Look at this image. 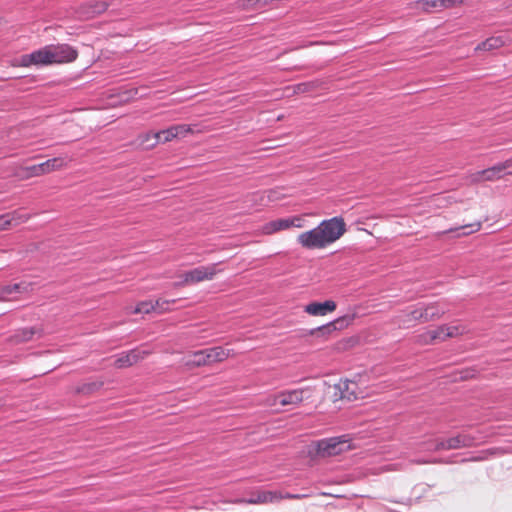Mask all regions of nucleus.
<instances>
[{"instance_id": "42", "label": "nucleus", "mask_w": 512, "mask_h": 512, "mask_svg": "<svg viewBox=\"0 0 512 512\" xmlns=\"http://www.w3.org/2000/svg\"><path fill=\"white\" fill-rule=\"evenodd\" d=\"M239 5L244 9L259 8L257 0H241Z\"/></svg>"}, {"instance_id": "16", "label": "nucleus", "mask_w": 512, "mask_h": 512, "mask_svg": "<svg viewBox=\"0 0 512 512\" xmlns=\"http://www.w3.org/2000/svg\"><path fill=\"white\" fill-rule=\"evenodd\" d=\"M289 230L288 218H278L263 224L259 233L264 236H271L281 231Z\"/></svg>"}, {"instance_id": "45", "label": "nucleus", "mask_w": 512, "mask_h": 512, "mask_svg": "<svg viewBox=\"0 0 512 512\" xmlns=\"http://www.w3.org/2000/svg\"><path fill=\"white\" fill-rule=\"evenodd\" d=\"M347 342H352V343H354V342H355V340H354L353 338H350V339H348V340H347Z\"/></svg>"}, {"instance_id": "17", "label": "nucleus", "mask_w": 512, "mask_h": 512, "mask_svg": "<svg viewBox=\"0 0 512 512\" xmlns=\"http://www.w3.org/2000/svg\"><path fill=\"white\" fill-rule=\"evenodd\" d=\"M398 321L403 327H409L415 323H425L422 307L403 312L398 316Z\"/></svg>"}, {"instance_id": "40", "label": "nucleus", "mask_w": 512, "mask_h": 512, "mask_svg": "<svg viewBox=\"0 0 512 512\" xmlns=\"http://www.w3.org/2000/svg\"><path fill=\"white\" fill-rule=\"evenodd\" d=\"M314 88H316V85L313 82L300 83L295 86V92L296 93H306L308 91L313 90Z\"/></svg>"}, {"instance_id": "18", "label": "nucleus", "mask_w": 512, "mask_h": 512, "mask_svg": "<svg viewBox=\"0 0 512 512\" xmlns=\"http://www.w3.org/2000/svg\"><path fill=\"white\" fill-rule=\"evenodd\" d=\"M137 143L143 149H153L160 143V135L157 132H146L137 137Z\"/></svg>"}, {"instance_id": "2", "label": "nucleus", "mask_w": 512, "mask_h": 512, "mask_svg": "<svg viewBox=\"0 0 512 512\" xmlns=\"http://www.w3.org/2000/svg\"><path fill=\"white\" fill-rule=\"evenodd\" d=\"M232 355V350L221 346L191 352L184 358V365L188 368L209 366L220 363Z\"/></svg>"}, {"instance_id": "35", "label": "nucleus", "mask_w": 512, "mask_h": 512, "mask_svg": "<svg viewBox=\"0 0 512 512\" xmlns=\"http://www.w3.org/2000/svg\"><path fill=\"white\" fill-rule=\"evenodd\" d=\"M434 344L437 342H444L447 340L445 333V325L437 326L435 329H431Z\"/></svg>"}, {"instance_id": "15", "label": "nucleus", "mask_w": 512, "mask_h": 512, "mask_svg": "<svg viewBox=\"0 0 512 512\" xmlns=\"http://www.w3.org/2000/svg\"><path fill=\"white\" fill-rule=\"evenodd\" d=\"M510 42L509 37L499 35V36H491L484 41L480 42L475 47V52H489L493 50L500 49L506 46Z\"/></svg>"}, {"instance_id": "41", "label": "nucleus", "mask_w": 512, "mask_h": 512, "mask_svg": "<svg viewBox=\"0 0 512 512\" xmlns=\"http://www.w3.org/2000/svg\"><path fill=\"white\" fill-rule=\"evenodd\" d=\"M438 2L440 4V9L442 10L460 5L463 3V0H438Z\"/></svg>"}, {"instance_id": "14", "label": "nucleus", "mask_w": 512, "mask_h": 512, "mask_svg": "<svg viewBox=\"0 0 512 512\" xmlns=\"http://www.w3.org/2000/svg\"><path fill=\"white\" fill-rule=\"evenodd\" d=\"M35 335H41V330L37 327L20 328L7 339V342L18 345L32 340Z\"/></svg>"}, {"instance_id": "43", "label": "nucleus", "mask_w": 512, "mask_h": 512, "mask_svg": "<svg viewBox=\"0 0 512 512\" xmlns=\"http://www.w3.org/2000/svg\"><path fill=\"white\" fill-rule=\"evenodd\" d=\"M304 497H307V495L282 493L281 492V500H283V499H302Z\"/></svg>"}, {"instance_id": "8", "label": "nucleus", "mask_w": 512, "mask_h": 512, "mask_svg": "<svg viewBox=\"0 0 512 512\" xmlns=\"http://www.w3.org/2000/svg\"><path fill=\"white\" fill-rule=\"evenodd\" d=\"M150 354L151 352L148 350L132 349L119 354L114 361V366L118 369L128 368L142 361Z\"/></svg>"}, {"instance_id": "19", "label": "nucleus", "mask_w": 512, "mask_h": 512, "mask_svg": "<svg viewBox=\"0 0 512 512\" xmlns=\"http://www.w3.org/2000/svg\"><path fill=\"white\" fill-rule=\"evenodd\" d=\"M68 162L63 157H55L48 159L47 161L40 163L42 175L51 173L53 171L61 170L66 167Z\"/></svg>"}, {"instance_id": "30", "label": "nucleus", "mask_w": 512, "mask_h": 512, "mask_svg": "<svg viewBox=\"0 0 512 512\" xmlns=\"http://www.w3.org/2000/svg\"><path fill=\"white\" fill-rule=\"evenodd\" d=\"M445 325V333L446 338H456L464 335L467 332V329L464 325Z\"/></svg>"}, {"instance_id": "11", "label": "nucleus", "mask_w": 512, "mask_h": 512, "mask_svg": "<svg viewBox=\"0 0 512 512\" xmlns=\"http://www.w3.org/2000/svg\"><path fill=\"white\" fill-rule=\"evenodd\" d=\"M503 178L497 165L489 167L487 169L476 171L467 176L469 184H481L484 182H493Z\"/></svg>"}, {"instance_id": "21", "label": "nucleus", "mask_w": 512, "mask_h": 512, "mask_svg": "<svg viewBox=\"0 0 512 512\" xmlns=\"http://www.w3.org/2000/svg\"><path fill=\"white\" fill-rule=\"evenodd\" d=\"M15 175L20 180H27L33 177L42 176L40 164L19 167L15 172Z\"/></svg>"}, {"instance_id": "24", "label": "nucleus", "mask_w": 512, "mask_h": 512, "mask_svg": "<svg viewBox=\"0 0 512 512\" xmlns=\"http://www.w3.org/2000/svg\"><path fill=\"white\" fill-rule=\"evenodd\" d=\"M28 285L22 284L5 285L0 287V301L9 299V296L15 292L27 291Z\"/></svg>"}, {"instance_id": "23", "label": "nucleus", "mask_w": 512, "mask_h": 512, "mask_svg": "<svg viewBox=\"0 0 512 512\" xmlns=\"http://www.w3.org/2000/svg\"><path fill=\"white\" fill-rule=\"evenodd\" d=\"M5 214L10 227L25 223L31 218L30 214L24 213L22 210H15Z\"/></svg>"}, {"instance_id": "4", "label": "nucleus", "mask_w": 512, "mask_h": 512, "mask_svg": "<svg viewBox=\"0 0 512 512\" xmlns=\"http://www.w3.org/2000/svg\"><path fill=\"white\" fill-rule=\"evenodd\" d=\"M352 449L350 439L347 436L332 437L317 442L316 451L319 456H336Z\"/></svg>"}, {"instance_id": "1", "label": "nucleus", "mask_w": 512, "mask_h": 512, "mask_svg": "<svg viewBox=\"0 0 512 512\" xmlns=\"http://www.w3.org/2000/svg\"><path fill=\"white\" fill-rule=\"evenodd\" d=\"M346 231L344 219L336 216L322 220L313 229L300 233L297 242L306 250L325 249L338 241Z\"/></svg>"}, {"instance_id": "7", "label": "nucleus", "mask_w": 512, "mask_h": 512, "mask_svg": "<svg viewBox=\"0 0 512 512\" xmlns=\"http://www.w3.org/2000/svg\"><path fill=\"white\" fill-rule=\"evenodd\" d=\"M51 52L52 64H63L74 61L78 52L68 44L48 45Z\"/></svg>"}, {"instance_id": "29", "label": "nucleus", "mask_w": 512, "mask_h": 512, "mask_svg": "<svg viewBox=\"0 0 512 512\" xmlns=\"http://www.w3.org/2000/svg\"><path fill=\"white\" fill-rule=\"evenodd\" d=\"M176 302H177L176 299L168 300V299L158 298L155 302H153L154 308H155L154 312L158 313V314L170 312L172 310L171 305L175 304Z\"/></svg>"}, {"instance_id": "25", "label": "nucleus", "mask_w": 512, "mask_h": 512, "mask_svg": "<svg viewBox=\"0 0 512 512\" xmlns=\"http://www.w3.org/2000/svg\"><path fill=\"white\" fill-rule=\"evenodd\" d=\"M481 228H482V221L477 220V221H474V222H471V223H467V224H464V225H461V226H458V227L450 228V229H448L446 231H443L441 234H447V233L456 232V231H458L460 229H463V230L469 229V231H466V232L462 233V235H469V234L478 232Z\"/></svg>"}, {"instance_id": "39", "label": "nucleus", "mask_w": 512, "mask_h": 512, "mask_svg": "<svg viewBox=\"0 0 512 512\" xmlns=\"http://www.w3.org/2000/svg\"><path fill=\"white\" fill-rule=\"evenodd\" d=\"M279 392L270 394L266 397L264 404L268 407H278L280 406V400H279Z\"/></svg>"}, {"instance_id": "6", "label": "nucleus", "mask_w": 512, "mask_h": 512, "mask_svg": "<svg viewBox=\"0 0 512 512\" xmlns=\"http://www.w3.org/2000/svg\"><path fill=\"white\" fill-rule=\"evenodd\" d=\"M312 397L309 387L279 391L280 407H299L304 400Z\"/></svg>"}, {"instance_id": "37", "label": "nucleus", "mask_w": 512, "mask_h": 512, "mask_svg": "<svg viewBox=\"0 0 512 512\" xmlns=\"http://www.w3.org/2000/svg\"><path fill=\"white\" fill-rule=\"evenodd\" d=\"M16 61L17 62L14 64L15 66L29 67L34 65L33 52L20 56Z\"/></svg>"}, {"instance_id": "34", "label": "nucleus", "mask_w": 512, "mask_h": 512, "mask_svg": "<svg viewBox=\"0 0 512 512\" xmlns=\"http://www.w3.org/2000/svg\"><path fill=\"white\" fill-rule=\"evenodd\" d=\"M102 386V383H96V382H93V383H85L81 386H78L76 388V393H79V394H92L94 393L95 391L99 390Z\"/></svg>"}, {"instance_id": "38", "label": "nucleus", "mask_w": 512, "mask_h": 512, "mask_svg": "<svg viewBox=\"0 0 512 512\" xmlns=\"http://www.w3.org/2000/svg\"><path fill=\"white\" fill-rule=\"evenodd\" d=\"M496 165L500 170L502 177H504V175H512V158Z\"/></svg>"}, {"instance_id": "32", "label": "nucleus", "mask_w": 512, "mask_h": 512, "mask_svg": "<svg viewBox=\"0 0 512 512\" xmlns=\"http://www.w3.org/2000/svg\"><path fill=\"white\" fill-rule=\"evenodd\" d=\"M309 214L293 215L288 218L289 229L291 228H304L306 226L305 217Z\"/></svg>"}, {"instance_id": "12", "label": "nucleus", "mask_w": 512, "mask_h": 512, "mask_svg": "<svg viewBox=\"0 0 512 512\" xmlns=\"http://www.w3.org/2000/svg\"><path fill=\"white\" fill-rule=\"evenodd\" d=\"M281 500V492L280 491H257L251 495L248 499L238 500V503L245 504H269L276 503Z\"/></svg>"}, {"instance_id": "20", "label": "nucleus", "mask_w": 512, "mask_h": 512, "mask_svg": "<svg viewBox=\"0 0 512 512\" xmlns=\"http://www.w3.org/2000/svg\"><path fill=\"white\" fill-rule=\"evenodd\" d=\"M421 307L424 313L425 323L440 319L446 312L438 303H430Z\"/></svg>"}, {"instance_id": "44", "label": "nucleus", "mask_w": 512, "mask_h": 512, "mask_svg": "<svg viewBox=\"0 0 512 512\" xmlns=\"http://www.w3.org/2000/svg\"><path fill=\"white\" fill-rule=\"evenodd\" d=\"M9 223L6 217V214L0 215V231L9 229Z\"/></svg>"}, {"instance_id": "3", "label": "nucleus", "mask_w": 512, "mask_h": 512, "mask_svg": "<svg viewBox=\"0 0 512 512\" xmlns=\"http://www.w3.org/2000/svg\"><path fill=\"white\" fill-rule=\"evenodd\" d=\"M332 389L334 400L345 399L354 401L362 399L367 395L366 388L361 387L359 383L354 380L341 379L332 386Z\"/></svg>"}, {"instance_id": "13", "label": "nucleus", "mask_w": 512, "mask_h": 512, "mask_svg": "<svg viewBox=\"0 0 512 512\" xmlns=\"http://www.w3.org/2000/svg\"><path fill=\"white\" fill-rule=\"evenodd\" d=\"M336 302L327 300L325 302H311L304 307V311L311 316H325L336 310Z\"/></svg>"}, {"instance_id": "26", "label": "nucleus", "mask_w": 512, "mask_h": 512, "mask_svg": "<svg viewBox=\"0 0 512 512\" xmlns=\"http://www.w3.org/2000/svg\"><path fill=\"white\" fill-rule=\"evenodd\" d=\"M175 134L178 137H185L187 134L202 133L206 130L197 128V125L178 124L173 125Z\"/></svg>"}, {"instance_id": "5", "label": "nucleus", "mask_w": 512, "mask_h": 512, "mask_svg": "<svg viewBox=\"0 0 512 512\" xmlns=\"http://www.w3.org/2000/svg\"><path fill=\"white\" fill-rule=\"evenodd\" d=\"M217 273V264L199 266L180 275L181 281L175 283L174 285L184 287L203 281H210L214 279Z\"/></svg>"}, {"instance_id": "9", "label": "nucleus", "mask_w": 512, "mask_h": 512, "mask_svg": "<svg viewBox=\"0 0 512 512\" xmlns=\"http://www.w3.org/2000/svg\"><path fill=\"white\" fill-rule=\"evenodd\" d=\"M108 7L105 1H89L78 7L77 15L82 20L92 19L104 13Z\"/></svg>"}, {"instance_id": "28", "label": "nucleus", "mask_w": 512, "mask_h": 512, "mask_svg": "<svg viewBox=\"0 0 512 512\" xmlns=\"http://www.w3.org/2000/svg\"><path fill=\"white\" fill-rule=\"evenodd\" d=\"M464 445V441L461 437L456 436L447 440L441 441L437 444V450H451L458 449Z\"/></svg>"}, {"instance_id": "33", "label": "nucleus", "mask_w": 512, "mask_h": 512, "mask_svg": "<svg viewBox=\"0 0 512 512\" xmlns=\"http://www.w3.org/2000/svg\"><path fill=\"white\" fill-rule=\"evenodd\" d=\"M414 342L416 344L422 345V346L434 344L431 331L430 330H425L422 333L416 335L414 337Z\"/></svg>"}, {"instance_id": "36", "label": "nucleus", "mask_w": 512, "mask_h": 512, "mask_svg": "<svg viewBox=\"0 0 512 512\" xmlns=\"http://www.w3.org/2000/svg\"><path fill=\"white\" fill-rule=\"evenodd\" d=\"M157 133L160 135V143L170 142L173 139L177 138L173 126L167 128V129L158 131Z\"/></svg>"}, {"instance_id": "31", "label": "nucleus", "mask_w": 512, "mask_h": 512, "mask_svg": "<svg viewBox=\"0 0 512 512\" xmlns=\"http://www.w3.org/2000/svg\"><path fill=\"white\" fill-rule=\"evenodd\" d=\"M154 303L150 300L139 302L133 310L130 311L131 314H150L154 312Z\"/></svg>"}, {"instance_id": "22", "label": "nucleus", "mask_w": 512, "mask_h": 512, "mask_svg": "<svg viewBox=\"0 0 512 512\" xmlns=\"http://www.w3.org/2000/svg\"><path fill=\"white\" fill-rule=\"evenodd\" d=\"M51 52L49 50V46H45L39 50L33 52L34 65L35 66H43V65H52Z\"/></svg>"}, {"instance_id": "27", "label": "nucleus", "mask_w": 512, "mask_h": 512, "mask_svg": "<svg viewBox=\"0 0 512 512\" xmlns=\"http://www.w3.org/2000/svg\"><path fill=\"white\" fill-rule=\"evenodd\" d=\"M412 7L417 10L431 12L433 10H441L438 0H417L412 3Z\"/></svg>"}, {"instance_id": "10", "label": "nucleus", "mask_w": 512, "mask_h": 512, "mask_svg": "<svg viewBox=\"0 0 512 512\" xmlns=\"http://www.w3.org/2000/svg\"><path fill=\"white\" fill-rule=\"evenodd\" d=\"M354 319H355V315L341 316L326 325H323V326H320L318 328L311 330L310 334L314 335L316 333H320L322 335H329L334 331L343 330V329L347 328L348 326H350L353 323Z\"/></svg>"}]
</instances>
